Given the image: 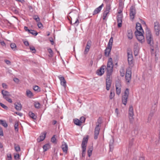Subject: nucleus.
<instances>
[{
	"label": "nucleus",
	"instance_id": "nucleus-1",
	"mask_svg": "<svg viewBox=\"0 0 160 160\" xmlns=\"http://www.w3.org/2000/svg\"><path fill=\"white\" fill-rule=\"evenodd\" d=\"M136 30L135 32V35L137 39L141 42L142 43L144 41L143 34V31L140 23L138 22L136 23Z\"/></svg>",
	"mask_w": 160,
	"mask_h": 160
},
{
	"label": "nucleus",
	"instance_id": "nucleus-2",
	"mask_svg": "<svg viewBox=\"0 0 160 160\" xmlns=\"http://www.w3.org/2000/svg\"><path fill=\"white\" fill-rule=\"evenodd\" d=\"M113 66L112 59L110 58L108 59L107 62V67L106 68L107 76H111L113 71Z\"/></svg>",
	"mask_w": 160,
	"mask_h": 160
},
{
	"label": "nucleus",
	"instance_id": "nucleus-3",
	"mask_svg": "<svg viewBox=\"0 0 160 160\" xmlns=\"http://www.w3.org/2000/svg\"><path fill=\"white\" fill-rule=\"evenodd\" d=\"M146 35L148 43L152 48H153L154 46V44L152 37V35L150 30H148L146 32Z\"/></svg>",
	"mask_w": 160,
	"mask_h": 160
},
{
	"label": "nucleus",
	"instance_id": "nucleus-4",
	"mask_svg": "<svg viewBox=\"0 0 160 160\" xmlns=\"http://www.w3.org/2000/svg\"><path fill=\"white\" fill-rule=\"evenodd\" d=\"M129 94V90L128 88L126 89L125 90L124 95L122 96V103L125 105L127 102V100Z\"/></svg>",
	"mask_w": 160,
	"mask_h": 160
},
{
	"label": "nucleus",
	"instance_id": "nucleus-5",
	"mask_svg": "<svg viewBox=\"0 0 160 160\" xmlns=\"http://www.w3.org/2000/svg\"><path fill=\"white\" fill-rule=\"evenodd\" d=\"M128 118L129 121L131 123H132L134 121V112L133 108L132 106H130L128 111Z\"/></svg>",
	"mask_w": 160,
	"mask_h": 160
},
{
	"label": "nucleus",
	"instance_id": "nucleus-6",
	"mask_svg": "<svg viewBox=\"0 0 160 160\" xmlns=\"http://www.w3.org/2000/svg\"><path fill=\"white\" fill-rule=\"evenodd\" d=\"M154 28L155 34L158 36L160 32V25L158 22L156 21L154 22Z\"/></svg>",
	"mask_w": 160,
	"mask_h": 160
},
{
	"label": "nucleus",
	"instance_id": "nucleus-7",
	"mask_svg": "<svg viewBox=\"0 0 160 160\" xmlns=\"http://www.w3.org/2000/svg\"><path fill=\"white\" fill-rule=\"evenodd\" d=\"M136 13L135 8L134 6H132L130 10V18L133 20L134 18Z\"/></svg>",
	"mask_w": 160,
	"mask_h": 160
},
{
	"label": "nucleus",
	"instance_id": "nucleus-8",
	"mask_svg": "<svg viewBox=\"0 0 160 160\" xmlns=\"http://www.w3.org/2000/svg\"><path fill=\"white\" fill-rule=\"evenodd\" d=\"M128 64L130 67H132L133 65V57L130 52H128Z\"/></svg>",
	"mask_w": 160,
	"mask_h": 160
},
{
	"label": "nucleus",
	"instance_id": "nucleus-9",
	"mask_svg": "<svg viewBox=\"0 0 160 160\" xmlns=\"http://www.w3.org/2000/svg\"><path fill=\"white\" fill-rule=\"evenodd\" d=\"M112 83V80L111 79V76L108 77L106 79V89L107 90L110 89Z\"/></svg>",
	"mask_w": 160,
	"mask_h": 160
},
{
	"label": "nucleus",
	"instance_id": "nucleus-10",
	"mask_svg": "<svg viewBox=\"0 0 160 160\" xmlns=\"http://www.w3.org/2000/svg\"><path fill=\"white\" fill-rule=\"evenodd\" d=\"M106 66L104 65H102L99 69L97 71V74L98 75L101 76L104 72V70L106 69Z\"/></svg>",
	"mask_w": 160,
	"mask_h": 160
},
{
	"label": "nucleus",
	"instance_id": "nucleus-11",
	"mask_svg": "<svg viewBox=\"0 0 160 160\" xmlns=\"http://www.w3.org/2000/svg\"><path fill=\"white\" fill-rule=\"evenodd\" d=\"M123 15L122 14L118 15L117 16V20L118 28H120L122 26Z\"/></svg>",
	"mask_w": 160,
	"mask_h": 160
},
{
	"label": "nucleus",
	"instance_id": "nucleus-12",
	"mask_svg": "<svg viewBox=\"0 0 160 160\" xmlns=\"http://www.w3.org/2000/svg\"><path fill=\"white\" fill-rule=\"evenodd\" d=\"M100 126L99 125H97L95 128L94 134V138L95 139H96L98 138L100 130Z\"/></svg>",
	"mask_w": 160,
	"mask_h": 160
},
{
	"label": "nucleus",
	"instance_id": "nucleus-13",
	"mask_svg": "<svg viewBox=\"0 0 160 160\" xmlns=\"http://www.w3.org/2000/svg\"><path fill=\"white\" fill-rule=\"evenodd\" d=\"M58 78L60 81L61 84L62 85L64 88H66V82L63 77L61 75L58 76Z\"/></svg>",
	"mask_w": 160,
	"mask_h": 160
},
{
	"label": "nucleus",
	"instance_id": "nucleus-14",
	"mask_svg": "<svg viewBox=\"0 0 160 160\" xmlns=\"http://www.w3.org/2000/svg\"><path fill=\"white\" fill-rule=\"evenodd\" d=\"M46 132H44L41 134L39 137L37 139V141L38 142H40L43 141L45 139L46 135Z\"/></svg>",
	"mask_w": 160,
	"mask_h": 160
},
{
	"label": "nucleus",
	"instance_id": "nucleus-15",
	"mask_svg": "<svg viewBox=\"0 0 160 160\" xmlns=\"http://www.w3.org/2000/svg\"><path fill=\"white\" fill-rule=\"evenodd\" d=\"M91 41L90 40L88 41L87 42L86 46L85 47V49L84 51L85 54L87 53L89 51V49L91 47Z\"/></svg>",
	"mask_w": 160,
	"mask_h": 160
},
{
	"label": "nucleus",
	"instance_id": "nucleus-16",
	"mask_svg": "<svg viewBox=\"0 0 160 160\" xmlns=\"http://www.w3.org/2000/svg\"><path fill=\"white\" fill-rule=\"evenodd\" d=\"M61 147L64 152H67L68 149V146L66 143L64 142H62Z\"/></svg>",
	"mask_w": 160,
	"mask_h": 160
},
{
	"label": "nucleus",
	"instance_id": "nucleus-17",
	"mask_svg": "<svg viewBox=\"0 0 160 160\" xmlns=\"http://www.w3.org/2000/svg\"><path fill=\"white\" fill-rule=\"evenodd\" d=\"M103 6V4L102 3L100 6L96 8L93 12V15H94L99 13L101 10Z\"/></svg>",
	"mask_w": 160,
	"mask_h": 160
},
{
	"label": "nucleus",
	"instance_id": "nucleus-18",
	"mask_svg": "<svg viewBox=\"0 0 160 160\" xmlns=\"http://www.w3.org/2000/svg\"><path fill=\"white\" fill-rule=\"evenodd\" d=\"M88 137H87L86 138H83V140H82V145H81L82 148H86L87 144L88 142Z\"/></svg>",
	"mask_w": 160,
	"mask_h": 160
},
{
	"label": "nucleus",
	"instance_id": "nucleus-19",
	"mask_svg": "<svg viewBox=\"0 0 160 160\" xmlns=\"http://www.w3.org/2000/svg\"><path fill=\"white\" fill-rule=\"evenodd\" d=\"M131 72H129L128 73V71H127L126 74V80L127 83L130 82V81L131 80Z\"/></svg>",
	"mask_w": 160,
	"mask_h": 160
},
{
	"label": "nucleus",
	"instance_id": "nucleus-20",
	"mask_svg": "<svg viewBox=\"0 0 160 160\" xmlns=\"http://www.w3.org/2000/svg\"><path fill=\"white\" fill-rule=\"evenodd\" d=\"M2 93L3 95V98L5 99L10 96V93L7 91L2 90Z\"/></svg>",
	"mask_w": 160,
	"mask_h": 160
},
{
	"label": "nucleus",
	"instance_id": "nucleus-21",
	"mask_svg": "<svg viewBox=\"0 0 160 160\" xmlns=\"http://www.w3.org/2000/svg\"><path fill=\"white\" fill-rule=\"evenodd\" d=\"M127 36L128 39L130 40H131L133 36L131 29H129L128 30Z\"/></svg>",
	"mask_w": 160,
	"mask_h": 160
},
{
	"label": "nucleus",
	"instance_id": "nucleus-22",
	"mask_svg": "<svg viewBox=\"0 0 160 160\" xmlns=\"http://www.w3.org/2000/svg\"><path fill=\"white\" fill-rule=\"evenodd\" d=\"M111 47L110 48L108 46L106 48V49L105 50V55L106 57L108 56L110 52H111V50L112 49Z\"/></svg>",
	"mask_w": 160,
	"mask_h": 160
},
{
	"label": "nucleus",
	"instance_id": "nucleus-23",
	"mask_svg": "<svg viewBox=\"0 0 160 160\" xmlns=\"http://www.w3.org/2000/svg\"><path fill=\"white\" fill-rule=\"evenodd\" d=\"M155 108H154L153 110H151L148 117V122H150L152 119V117L153 116L154 113L155 112Z\"/></svg>",
	"mask_w": 160,
	"mask_h": 160
},
{
	"label": "nucleus",
	"instance_id": "nucleus-24",
	"mask_svg": "<svg viewBox=\"0 0 160 160\" xmlns=\"http://www.w3.org/2000/svg\"><path fill=\"white\" fill-rule=\"evenodd\" d=\"M14 104L15 105V108L18 111H20L21 110L22 108V106L21 103L17 102L15 103Z\"/></svg>",
	"mask_w": 160,
	"mask_h": 160
},
{
	"label": "nucleus",
	"instance_id": "nucleus-25",
	"mask_svg": "<svg viewBox=\"0 0 160 160\" xmlns=\"http://www.w3.org/2000/svg\"><path fill=\"white\" fill-rule=\"evenodd\" d=\"M73 121L74 123L78 126H80L82 125V122H80V120L77 118L73 119Z\"/></svg>",
	"mask_w": 160,
	"mask_h": 160
},
{
	"label": "nucleus",
	"instance_id": "nucleus-26",
	"mask_svg": "<svg viewBox=\"0 0 160 160\" xmlns=\"http://www.w3.org/2000/svg\"><path fill=\"white\" fill-rule=\"evenodd\" d=\"M26 94L27 96L29 98H32L33 96V93L29 90H26Z\"/></svg>",
	"mask_w": 160,
	"mask_h": 160
},
{
	"label": "nucleus",
	"instance_id": "nucleus-27",
	"mask_svg": "<svg viewBox=\"0 0 160 160\" xmlns=\"http://www.w3.org/2000/svg\"><path fill=\"white\" fill-rule=\"evenodd\" d=\"M113 39L112 37H111L109 40V42L108 44V46L110 48H112Z\"/></svg>",
	"mask_w": 160,
	"mask_h": 160
},
{
	"label": "nucleus",
	"instance_id": "nucleus-28",
	"mask_svg": "<svg viewBox=\"0 0 160 160\" xmlns=\"http://www.w3.org/2000/svg\"><path fill=\"white\" fill-rule=\"evenodd\" d=\"M93 149V148L92 147H91L88 149V153L89 157H90L91 156Z\"/></svg>",
	"mask_w": 160,
	"mask_h": 160
},
{
	"label": "nucleus",
	"instance_id": "nucleus-29",
	"mask_svg": "<svg viewBox=\"0 0 160 160\" xmlns=\"http://www.w3.org/2000/svg\"><path fill=\"white\" fill-rule=\"evenodd\" d=\"M49 148L50 145L49 144H45L43 147L44 151L45 152L47 151Z\"/></svg>",
	"mask_w": 160,
	"mask_h": 160
},
{
	"label": "nucleus",
	"instance_id": "nucleus-30",
	"mask_svg": "<svg viewBox=\"0 0 160 160\" xmlns=\"http://www.w3.org/2000/svg\"><path fill=\"white\" fill-rule=\"evenodd\" d=\"M29 115L30 117L32 119H35L36 118V116L35 114L32 112H29Z\"/></svg>",
	"mask_w": 160,
	"mask_h": 160
},
{
	"label": "nucleus",
	"instance_id": "nucleus-31",
	"mask_svg": "<svg viewBox=\"0 0 160 160\" xmlns=\"http://www.w3.org/2000/svg\"><path fill=\"white\" fill-rule=\"evenodd\" d=\"M18 123L17 121H16L14 125V129L16 131L18 132Z\"/></svg>",
	"mask_w": 160,
	"mask_h": 160
},
{
	"label": "nucleus",
	"instance_id": "nucleus-32",
	"mask_svg": "<svg viewBox=\"0 0 160 160\" xmlns=\"http://www.w3.org/2000/svg\"><path fill=\"white\" fill-rule=\"evenodd\" d=\"M0 123L4 127L6 128L8 126V124L6 122L2 120H0Z\"/></svg>",
	"mask_w": 160,
	"mask_h": 160
},
{
	"label": "nucleus",
	"instance_id": "nucleus-33",
	"mask_svg": "<svg viewBox=\"0 0 160 160\" xmlns=\"http://www.w3.org/2000/svg\"><path fill=\"white\" fill-rule=\"evenodd\" d=\"M29 33H31L33 35L36 36L38 34V32L34 30H30L28 32Z\"/></svg>",
	"mask_w": 160,
	"mask_h": 160
},
{
	"label": "nucleus",
	"instance_id": "nucleus-34",
	"mask_svg": "<svg viewBox=\"0 0 160 160\" xmlns=\"http://www.w3.org/2000/svg\"><path fill=\"white\" fill-rule=\"evenodd\" d=\"M10 45L11 48L13 50L15 51L16 50L17 46L15 43H12Z\"/></svg>",
	"mask_w": 160,
	"mask_h": 160
},
{
	"label": "nucleus",
	"instance_id": "nucleus-35",
	"mask_svg": "<svg viewBox=\"0 0 160 160\" xmlns=\"http://www.w3.org/2000/svg\"><path fill=\"white\" fill-rule=\"evenodd\" d=\"M139 50L138 47L134 48V53L135 56H137L138 54Z\"/></svg>",
	"mask_w": 160,
	"mask_h": 160
},
{
	"label": "nucleus",
	"instance_id": "nucleus-36",
	"mask_svg": "<svg viewBox=\"0 0 160 160\" xmlns=\"http://www.w3.org/2000/svg\"><path fill=\"white\" fill-rule=\"evenodd\" d=\"M82 148V157H84L85 156V152L86 151V148Z\"/></svg>",
	"mask_w": 160,
	"mask_h": 160
},
{
	"label": "nucleus",
	"instance_id": "nucleus-37",
	"mask_svg": "<svg viewBox=\"0 0 160 160\" xmlns=\"http://www.w3.org/2000/svg\"><path fill=\"white\" fill-rule=\"evenodd\" d=\"M33 89L34 91L38 92L40 91V88L38 86L36 85L33 86Z\"/></svg>",
	"mask_w": 160,
	"mask_h": 160
},
{
	"label": "nucleus",
	"instance_id": "nucleus-38",
	"mask_svg": "<svg viewBox=\"0 0 160 160\" xmlns=\"http://www.w3.org/2000/svg\"><path fill=\"white\" fill-rule=\"evenodd\" d=\"M121 92V88H116V92L117 94L119 95Z\"/></svg>",
	"mask_w": 160,
	"mask_h": 160
},
{
	"label": "nucleus",
	"instance_id": "nucleus-39",
	"mask_svg": "<svg viewBox=\"0 0 160 160\" xmlns=\"http://www.w3.org/2000/svg\"><path fill=\"white\" fill-rule=\"evenodd\" d=\"M55 135H54L51 138V141L53 143H56V139L55 137Z\"/></svg>",
	"mask_w": 160,
	"mask_h": 160
},
{
	"label": "nucleus",
	"instance_id": "nucleus-40",
	"mask_svg": "<svg viewBox=\"0 0 160 160\" xmlns=\"http://www.w3.org/2000/svg\"><path fill=\"white\" fill-rule=\"evenodd\" d=\"M14 148L15 151L16 152H18L20 150V147L18 145H15L14 147Z\"/></svg>",
	"mask_w": 160,
	"mask_h": 160
},
{
	"label": "nucleus",
	"instance_id": "nucleus-41",
	"mask_svg": "<svg viewBox=\"0 0 160 160\" xmlns=\"http://www.w3.org/2000/svg\"><path fill=\"white\" fill-rule=\"evenodd\" d=\"M109 12L108 11H105L104 12L103 15V19H105V18L107 16L108 14L109 13Z\"/></svg>",
	"mask_w": 160,
	"mask_h": 160
},
{
	"label": "nucleus",
	"instance_id": "nucleus-42",
	"mask_svg": "<svg viewBox=\"0 0 160 160\" xmlns=\"http://www.w3.org/2000/svg\"><path fill=\"white\" fill-rule=\"evenodd\" d=\"M114 96V92H112L111 91L110 92V95L109 96V98L111 99H112L113 98Z\"/></svg>",
	"mask_w": 160,
	"mask_h": 160
},
{
	"label": "nucleus",
	"instance_id": "nucleus-43",
	"mask_svg": "<svg viewBox=\"0 0 160 160\" xmlns=\"http://www.w3.org/2000/svg\"><path fill=\"white\" fill-rule=\"evenodd\" d=\"M48 51L50 54L49 57H52L53 56V52L51 48H49L48 49Z\"/></svg>",
	"mask_w": 160,
	"mask_h": 160
},
{
	"label": "nucleus",
	"instance_id": "nucleus-44",
	"mask_svg": "<svg viewBox=\"0 0 160 160\" xmlns=\"http://www.w3.org/2000/svg\"><path fill=\"white\" fill-rule=\"evenodd\" d=\"M116 88H121V84L120 82L119 81L116 82Z\"/></svg>",
	"mask_w": 160,
	"mask_h": 160
},
{
	"label": "nucleus",
	"instance_id": "nucleus-45",
	"mask_svg": "<svg viewBox=\"0 0 160 160\" xmlns=\"http://www.w3.org/2000/svg\"><path fill=\"white\" fill-rule=\"evenodd\" d=\"M111 9V7L110 5L109 4L107 5L106 7V11H108L109 12V10Z\"/></svg>",
	"mask_w": 160,
	"mask_h": 160
},
{
	"label": "nucleus",
	"instance_id": "nucleus-46",
	"mask_svg": "<svg viewBox=\"0 0 160 160\" xmlns=\"http://www.w3.org/2000/svg\"><path fill=\"white\" fill-rule=\"evenodd\" d=\"M80 122H81L82 124L84 122L85 120V118L84 117H81L80 118V120H79Z\"/></svg>",
	"mask_w": 160,
	"mask_h": 160
},
{
	"label": "nucleus",
	"instance_id": "nucleus-47",
	"mask_svg": "<svg viewBox=\"0 0 160 160\" xmlns=\"http://www.w3.org/2000/svg\"><path fill=\"white\" fill-rule=\"evenodd\" d=\"M30 49L31 51H32L33 53L35 52L36 49L33 46L30 47Z\"/></svg>",
	"mask_w": 160,
	"mask_h": 160
},
{
	"label": "nucleus",
	"instance_id": "nucleus-48",
	"mask_svg": "<svg viewBox=\"0 0 160 160\" xmlns=\"http://www.w3.org/2000/svg\"><path fill=\"white\" fill-rule=\"evenodd\" d=\"M33 18L37 22H38L40 21V19L38 16H35Z\"/></svg>",
	"mask_w": 160,
	"mask_h": 160
},
{
	"label": "nucleus",
	"instance_id": "nucleus-49",
	"mask_svg": "<svg viewBox=\"0 0 160 160\" xmlns=\"http://www.w3.org/2000/svg\"><path fill=\"white\" fill-rule=\"evenodd\" d=\"M0 105L1 106V107H2V108H3L5 109H7L8 108V107L7 106H6L4 104L2 103H0Z\"/></svg>",
	"mask_w": 160,
	"mask_h": 160
},
{
	"label": "nucleus",
	"instance_id": "nucleus-50",
	"mask_svg": "<svg viewBox=\"0 0 160 160\" xmlns=\"http://www.w3.org/2000/svg\"><path fill=\"white\" fill-rule=\"evenodd\" d=\"M34 106L36 108H38L40 107V103L39 102L35 103Z\"/></svg>",
	"mask_w": 160,
	"mask_h": 160
},
{
	"label": "nucleus",
	"instance_id": "nucleus-51",
	"mask_svg": "<svg viewBox=\"0 0 160 160\" xmlns=\"http://www.w3.org/2000/svg\"><path fill=\"white\" fill-rule=\"evenodd\" d=\"M102 119L100 118H99L98 120L97 123H98V125H99L101 126V124L102 123Z\"/></svg>",
	"mask_w": 160,
	"mask_h": 160
},
{
	"label": "nucleus",
	"instance_id": "nucleus-52",
	"mask_svg": "<svg viewBox=\"0 0 160 160\" xmlns=\"http://www.w3.org/2000/svg\"><path fill=\"white\" fill-rule=\"evenodd\" d=\"M79 22L78 19H77L75 22L73 23V24L76 25V26H77L78 25Z\"/></svg>",
	"mask_w": 160,
	"mask_h": 160
},
{
	"label": "nucleus",
	"instance_id": "nucleus-53",
	"mask_svg": "<svg viewBox=\"0 0 160 160\" xmlns=\"http://www.w3.org/2000/svg\"><path fill=\"white\" fill-rule=\"evenodd\" d=\"M14 158L16 159H18L19 158V154H16L14 155Z\"/></svg>",
	"mask_w": 160,
	"mask_h": 160
},
{
	"label": "nucleus",
	"instance_id": "nucleus-54",
	"mask_svg": "<svg viewBox=\"0 0 160 160\" xmlns=\"http://www.w3.org/2000/svg\"><path fill=\"white\" fill-rule=\"evenodd\" d=\"M2 86L3 88L7 89L8 88V86L5 83H2Z\"/></svg>",
	"mask_w": 160,
	"mask_h": 160
},
{
	"label": "nucleus",
	"instance_id": "nucleus-55",
	"mask_svg": "<svg viewBox=\"0 0 160 160\" xmlns=\"http://www.w3.org/2000/svg\"><path fill=\"white\" fill-rule=\"evenodd\" d=\"M121 73V76L122 77H123L124 75V70L122 69L120 71Z\"/></svg>",
	"mask_w": 160,
	"mask_h": 160
},
{
	"label": "nucleus",
	"instance_id": "nucleus-56",
	"mask_svg": "<svg viewBox=\"0 0 160 160\" xmlns=\"http://www.w3.org/2000/svg\"><path fill=\"white\" fill-rule=\"evenodd\" d=\"M7 101L8 102H9L11 103L12 102V99L9 98V97L5 98Z\"/></svg>",
	"mask_w": 160,
	"mask_h": 160
},
{
	"label": "nucleus",
	"instance_id": "nucleus-57",
	"mask_svg": "<svg viewBox=\"0 0 160 160\" xmlns=\"http://www.w3.org/2000/svg\"><path fill=\"white\" fill-rule=\"evenodd\" d=\"M115 113L116 114V116L118 117L119 114V112L118 109L117 108H116L115 110Z\"/></svg>",
	"mask_w": 160,
	"mask_h": 160
},
{
	"label": "nucleus",
	"instance_id": "nucleus-58",
	"mask_svg": "<svg viewBox=\"0 0 160 160\" xmlns=\"http://www.w3.org/2000/svg\"><path fill=\"white\" fill-rule=\"evenodd\" d=\"M3 135V132L1 128L0 127V136H2Z\"/></svg>",
	"mask_w": 160,
	"mask_h": 160
},
{
	"label": "nucleus",
	"instance_id": "nucleus-59",
	"mask_svg": "<svg viewBox=\"0 0 160 160\" xmlns=\"http://www.w3.org/2000/svg\"><path fill=\"white\" fill-rule=\"evenodd\" d=\"M7 157L8 159V160H12V156L11 154H8L7 155Z\"/></svg>",
	"mask_w": 160,
	"mask_h": 160
},
{
	"label": "nucleus",
	"instance_id": "nucleus-60",
	"mask_svg": "<svg viewBox=\"0 0 160 160\" xmlns=\"http://www.w3.org/2000/svg\"><path fill=\"white\" fill-rule=\"evenodd\" d=\"M134 141V139L132 138L129 141V144L130 145L132 146L133 143V142Z\"/></svg>",
	"mask_w": 160,
	"mask_h": 160
},
{
	"label": "nucleus",
	"instance_id": "nucleus-61",
	"mask_svg": "<svg viewBox=\"0 0 160 160\" xmlns=\"http://www.w3.org/2000/svg\"><path fill=\"white\" fill-rule=\"evenodd\" d=\"M4 61L8 65H9L11 63L10 61L8 60H5Z\"/></svg>",
	"mask_w": 160,
	"mask_h": 160
},
{
	"label": "nucleus",
	"instance_id": "nucleus-62",
	"mask_svg": "<svg viewBox=\"0 0 160 160\" xmlns=\"http://www.w3.org/2000/svg\"><path fill=\"white\" fill-rule=\"evenodd\" d=\"M0 43L1 45L2 46H5L6 44L4 41H1Z\"/></svg>",
	"mask_w": 160,
	"mask_h": 160
},
{
	"label": "nucleus",
	"instance_id": "nucleus-63",
	"mask_svg": "<svg viewBox=\"0 0 160 160\" xmlns=\"http://www.w3.org/2000/svg\"><path fill=\"white\" fill-rule=\"evenodd\" d=\"M110 150L112 151L113 149V146L112 144H110L109 145Z\"/></svg>",
	"mask_w": 160,
	"mask_h": 160
},
{
	"label": "nucleus",
	"instance_id": "nucleus-64",
	"mask_svg": "<svg viewBox=\"0 0 160 160\" xmlns=\"http://www.w3.org/2000/svg\"><path fill=\"white\" fill-rule=\"evenodd\" d=\"M38 26L39 28H41L42 26V24L41 22H39L38 24Z\"/></svg>",
	"mask_w": 160,
	"mask_h": 160
}]
</instances>
